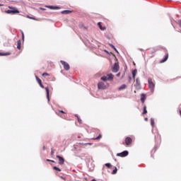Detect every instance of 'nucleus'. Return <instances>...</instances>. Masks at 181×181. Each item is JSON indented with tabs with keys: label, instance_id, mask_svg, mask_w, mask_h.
<instances>
[{
	"label": "nucleus",
	"instance_id": "1",
	"mask_svg": "<svg viewBox=\"0 0 181 181\" xmlns=\"http://www.w3.org/2000/svg\"><path fill=\"white\" fill-rule=\"evenodd\" d=\"M114 79V75L112 74H107V76H104L101 77V80L104 82L107 81H112Z\"/></svg>",
	"mask_w": 181,
	"mask_h": 181
},
{
	"label": "nucleus",
	"instance_id": "2",
	"mask_svg": "<svg viewBox=\"0 0 181 181\" xmlns=\"http://www.w3.org/2000/svg\"><path fill=\"white\" fill-rule=\"evenodd\" d=\"M148 88H150L151 91L153 93L155 88V83H153L152 78H148Z\"/></svg>",
	"mask_w": 181,
	"mask_h": 181
},
{
	"label": "nucleus",
	"instance_id": "3",
	"mask_svg": "<svg viewBox=\"0 0 181 181\" xmlns=\"http://www.w3.org/2000/svg\"><path fill=\"white\" fill-rule=\"evenodd\" d=\"M109 87V83H105L104 82H99L98 84V88L99 90H105Z\"/></svg>",
	"mask_w": 181,
	"mask_h": 181
},
{
	"label": "nucleus",
	"instance_id": "4",
	"mask_svg": "<svg viewBox=\"0 0 181 181\" xmlns=\"http://www.w3.org/2000/svg\"><path fill=\"white\" fill-rule=\"evenodd\" d=\"M123 145H125L126 146H131L132 144V139L131 137H126L124 142L122 143Z\"/></svg>",
	"mask_w": 181,
	"mask_h": 181
},
{
	"label": "nucleus",
	"instance_id": "5",
	"mask_svg": "<svg viewBox=\"0 0 181 181\" xmlns=\"http://www.w3.org/2000/svg\"><path fill=\"white\" fill-rule=\"evenodd\" d=\"M60 63L63 65L65 71H69L70 69L69 64H68L67 62L64 61H60Z\"/></svg>",
	"mask_w": 181,
	"mask_h": 181
},
{
	"label": "nucleus",
	"instance_id": "6",
	"mask_svg": "<svg viewBox=\"0 0 181 181\" xmlns=\"http://www.w3.org/2000/svg\"><path fill=\"white\" fill-rule=\"evenodd\" d=\"M119 62H115V65L113 66L112 67V72H118L119 71Z\"/></svg>",
	"mask_w": 181,
	"mask_h": 181
},
{
	"label": "nucleus",
	"instance_id": "7",
	"mask_svg": "<svg viewBox=\"0 0 181 181\" xmlns=\"http://www.w3.org/2000/svg\"><path fill=\"white\" fill-rule=\"evenodd\" d=\"M129 155L128 151H124L122 153H117V156H119L122 158L126 157Z\"/></svg>",
	"mask_w": 181,
	"mask_h": 181
},
{
	"label": "nucleus",
	"instance_id": "8",
	"mask_svg": "<svg viewBox=\"0 0 181 181\" xmlns=\"http://www.w3.org/2000/svg\"><path fill=\"white\" fill-rule=\"evenodd\" d=\"M56 158L59 159V164H64L65 160L64 158L61 157L60 156H56Z\"/></svg>",
	"mask_w": 181,
	"mask_h": 181
},
{
	"label": "nucleus",
	"instance_id": "9",
	"mask_svg": "<svg viewBox=\"0 0 181 181\" xmlns=\"http://www.w3.org/2000/svg\"><path fill=\"white\" fill-rule=\"evenodd\" d=\"M95 132L98 133V136L95 137V139H93L94 140H100L102 138V135L100 133V129H95Z\"/></svg>",
	"mask_w": 181,
	"mask_h": 181
},
{
	"label": "nucleus",
	"instance_id": "10",
	"mask_svg": "<svg viewBox=\"0 0 181 181\" xmlns=\"http://www.w3.org/2000/svg\"><path fill=\"white\" fill-rule=\"evenodd\" d=\"M6 13H8V14L13 13V14H16V13H19V11H18V10H15V11H13V10H8V11H6Z\"/></svg>",
	"mask_w": 181,
	"mask_h": 181
},
{
	"label": "nucleus",
	"instance_id": "11",
	"mask_svg": "<svg viewBox=\"0 0 181 181\" xmlns=\"http://www.w3.org/2000/svg\"><path fill=\"white\" fill-rule=\"evenodd\" d=\"M36 80H37V82L38 83V84H40V86L42 88H45L44 85L42 84V81H41V79H40L39 77L36 76Z\"/></svg>",
	"mask_w": 181,
	"mask_h": 181
},
{
	"label": "nucleus",
	"instance_id": "12",
	"mask_svg": "<svg viewBox=\"0 0 181 181\" xmlns=\"http://www.w3.org/2000/svg\"><path fill=\"white\" fill-rule=\"evenodd\" d=\"M45 90H46V93H47V101H49V87H46Z\"/></svg>",
	"mask_w": 181,
	"mask_h": 181
},
{
	"label": "nucleus",
	"instance_id": "13",
	"mask_svg": "<svg viewBox=\"0 0 181 181\" xmlns=\"http://www.w3.org/2000/svg\"><path fill=\"white\" fill-rule=\"evenodd\" d=\"M17 49H21V40H17Z\"/></svg>",
	"mask_w": 181,
	"mask_h": 181
},
{
	"label": "nucleus",
	"instance_id": "14",
	"mask_svg": "<svg viewBox=\"0 0 181 181\" xmlns=\"http://www.w3.org/2000/svg\"><path fill=\"white\" fill-rule=\"evenodd\" d=\"M168 59V53H165V57L163 60L160 61V63H164L167 62Z\"/></svg>",
	"mask_w": 181,
	"mask_h": 181
},
{
	"label": "nucleus",
	"instance_id": "15",
	"mask_svg": "<svg viewBox=\"0 0 181 181\" xmlns=\"http://www.w3.org/2000/svg\"><path fill=\"white\" fill-rule=\"evenodd\" d=\"M98 26H99L100 30H105L106 28L102 26V23H101V22H98Z\"/></svg>",
	"mask_w": 181,
	"mask_h": 181
},
{
	"label": "nucleus",
	"instance_id": "16",
	"mask_svg": "<svg viewBox=\"0 0 181 181\" xmlns=\"http://www.w3.org/2000/svg\"><path fill=\"white\" fill-rule=\"evenodd\" d=\"M11 52H0V57L1 56H9L11 55Z\"/></svg>",
	"mask_w": 181,
	"mask_h": 181
},
{
	"label": "nucleus",
	"instance_id": "17",
	"mask_svg": "<svg viewBox=\"0 0 181 181\" xmlns=\"http://www.w3.org/2000/svg\"><path fill=\"white\" fill-rule=\"evenodd\" d=\"M146 95L145 94H142L141 97V100L142 104L144 103V102L146 100Z\"/></svg>",
	"mask_w": 181,
	"mask_h": 181
},
{
	"label": "nucleus",
	"instance_id": "18",
	"mask_svg": "<svg viewBox=\"0 0 181 181\" xmlns=\"http://www.w3.org/2000/svg\"><path fill=\"white\" fill-rule=\"evenodd\" d=\"M141 86V81L139 78L136 80V87H140Z\"/></svg>",
	"mask_w": 181,
	"mask_h": 181
},
{
	"label": "nucleus",
	"instance_id": "19",
	"mask_svg": "<svg viewBox=\"0 0 181 181\" xmlns=\"http://www.w3.org/2000/svg\"><path fill=\"white\" fill-rule=\"evenodd\" d=\"M136 73H137L136 69H134V70L132 71V76H133L134 80H135Z\"/></svg>",
	"mask_w": 181,
	"mask_h": 181
},
{
	"label": "nucleus",
	"instance_id": "20",
	"mask_svg": "<svg viewBox=\"0 0 181 181\" xmlns=\"http://www.w3.org/2000/svg\"><path fill=\"white\" fill-rule=\"evenodd\" d=\"M127 88V85H122L119 88V90H123Z\"/></svg>",
	"mask_w": 181,
	"mask_h": 181
},
{
	"label": "nucleus",
	"instance_id": "21",
	"mask_svg": "<svg viewBox=\"0 0 181 181\" xmlns=\"http://www.w3.org/2000/svg\"><path fill=\"white\" fill-rule=\"evenodd\" d=\"M148 113V110H146V106H144L143 107V115H146Z\"/></svg>",
	"mask_w": 181,
	"mask_h": 181
},
{
	"label": "nucleus",
	"instance_id": "22",
	"mask_svg": "<svg viewBox=\"0 0 181 181\" xmlns=\"http://www.w3.org/2000/svg\"><path fill=\"white\" fill-rule=\"evenodd\" d=\"M71 13H72V11H64L61 12V13H62V14H69Z\"/></svg>",
	"mask_w": 181,
	"mask_h": 181
},
{
	"label": "nucleus",
	"instance_id": "23",
	"mask_svg": "<svg viewBox=\"0 0 181 181\" xmlns=\"http://www.w3.org/2000/svg\"><path fill=\"white\" fill-rule=\"evenodd\" d=\"M49 8L51 9V10H57V9H59L60 8H59V7H57V6H49Z\"/></svg>",
	"mask_w": 181,
	"mask_h": 181
},
{
	"label": "nucleus",
	"instance_id": "24",
	"mask_svg": "<svg viewBox=\"0 0 181 181\" xmlns=\"http://www.w3.org/2000/svg\"><path fill=\"white\" fill-rule=\"evenodd\" d=\"M151 127H154L155 125V121L153 118L151 119Z\"/></svg>",
	"mask_w": 181,
	"mask_h": 181
},
{
	"label": "nucleus",
	"instance_id": "25",
	"mask_svg": "<svg viewBox=\"0 0 181 181\" xmlns=\"http://www.w3.org/2000/svg\"><path fill=\"white\" fill-rule=\"evenodd\" d=\"M53 169H54V170L58 171V172H62V170H61L60 168H57V166H54V167H53Z\"/></svg>",
	"mask_w": 181,
	"mask_h": 181
},
{
	"label": "nucleus",
	"instance_id": "26",
	"mask_svg": "<svg viewBox=\"0 0 181 181\" xmlns=\"http://www.w3.org/2000/svg\"><path fill=\"white\" fill-rule=\"evenodd\" d=\"M117 173V168H115V170H112V175H115Z\"/></svg>",
	"mask_w": 181,
	"mask_h": 181
},
{
	"label": "nucleus",
	"instance_id": "27",
	"mask_svg": "<svg viewBox=\"0 0 181 181\" xmlns=\"http://www.w3.org/2000/svg\"><path fill=\"white\" fill-rule=\"evenodd\" d=\"M8 8L11 11H18L16 7L8 6Z\"/></svg>",
	"mask_w": 181,
	"mask_h": 181
},
{
	"label": "nucleus",
	"instance_id": "28",
	"mask_svg": "<svg viewBox=\"0 0 181 181\" xmlns=\"http://www.w3.org/2000/svg\"><path fill=\"white\" fill-rule=\"evenodd\" d=\"M75 117H77L78 122H79V124H81V119L78 117V115H75Z\"/></svg>",
	"mask_w": 181,
	"mask_h": 181
},
{
	"label": "nucleus",
	"instance_id": "29",
	"mask_svg": "<svg viewBox=\"0 0 181 181\" xmlns=\"http://www.w3.org/2000/svg\"><path fill=\"white\" fill-rule=\"evenodd\" d=\"M105 166H106V167L108 168H112V165H111L110 163H106V164H105Z\"/></svg>",
	"mask_w": 181,
	"mask_h": 181
},
{
	"label": "nucleus",
	"instance_id": "30",
	"mask_svg": "<svg viewBox=\"0 0 181 181\" xmlns=\"http://www.w3.org/2000/svg\"><path fill=\"white\" fill-rule=\"evenodd\" d=\"M27 18H29V19L35 21V18H32V17H30V16H27Z\"/></svg>",
	"mask_w": 181,
	"mask_h": 181
},
{
	"label": "nucleus",
	"instance_id": "31",
	"mask_svg": "<svg viewBox=\"0 0 181 181\" xmlns=\"http://www.w3.org/2000/svg\"><path fill=\"white\" fill-rule=\"evenodd\" d=\"M21 38L23 39V40L24 41V33L23 31H21Z\"/></svg>",
	"mask_w": 181,
	"mask_h": 181
},
{
	"label": "nucleus",
	"instance_id": "32",
	"mask_svg": "<svg viewBox=\"0 0 181 181\" xmlns=\"http://www.w3.org/2000/svg\"><path fill=\"white\" fill-rule=\"evenodd\" d=\"M42 76H49V74H47V73H44V74H42Z\"/></svg>",
	"mask_w": 181,
	"mask_h": 181
},
{
	"label": "nucleus",
	"instance_id": "33",
	"mask_svg": "<svg viewBox=\"0 0 181 181\" xmlns=\"http://www.w3.org/2000/svg\"><path fill=\"white\" fill-rule=\"evenodd\" d=\"M178 25H180V27L181 28V19L178 20Z\"/></svg>",
	"mask_w": 181,
	"mask_h": 181
},
{
	"label": "nucleus",
	"instance_id": "34",
	"mask_svg": "<svg viewBox=\"0 0 181 181\" xmlns=\"http://www.w3.org/2000/svg\"><path fill=\"white\" fill-rule=\"evenodd\" d=\"M59 112L66 115V112L63 110H59Z\"/></svg>",
	"mask_w": 181,
	"mask_h": 181
},
{
	"label": "nucleus",
	"instance_id": "35",
	"mask_svg": "<svg viewBox=\"0 0 181 181\" xmlns=\"http://www.w3.org/2000/svg\"><path fill=\"white\" fill-rule=\"evenodd\" d=\"M47 161L52 162V163H54V160H49V159H47Z\"/></svg>",
	"mask_w": 181,
	"mask_h": 181
},
{
	"label": "nucleus",
	"instance_id": "36",
	"mask_svg": "<svg viewBox=\"0 0 181 181\" xmlns=\"http://www.w3.org/2000/svg\"><path fill=\"white\" fill-rule=\"evenodd\" d=\"M112 47L113 48V49H115V50L117 52V50L116 49V48L115 47V46L114 45H112Z\"/></svg>",
	"mask_w": 181,
	"mask_h": 181
},
{
	"label": "nucleus",
	"instance_id": "37",
	"mask_svg": "<svg viewBox=\"0 0 181 181\" xmlns=\"http://www.w3.org/2000/svg\"><path fill=\"white\" fill-rule=\"evenodd\" d=\"M116 76H117V77H119V76H120V73L117 74Z\"/></svg>",
	"mask_w": 181,
	"mask_h": 181
},
{
	"label": "nucleus",
	"instance_id": "38",
	"mask_svg": "<svg viewBox=\"0 0 181 181\" xmlns=\"http://www.w3.org/2000/svg\"><path fill=\"white\" fill-rule=\"evenodd\" d=\"M148 120V117H145V121L147 122Z\"/></svg>",
	"mask_w": 181,
	"mask_h": 181
},
{
	"label": "nucleus",
	"instance_id": "39",
	"mask_svg": "<svg viewBox=\"0 0 181 181\" xmlns=\"http://www.w3.org/2000/svg\"><path fill=\"white\" fill-rule=\"evenodd\" d=\"M86 144L91 146L92 143H86Z\"/></svg>",
	"mask_w": 181,
	"mask_h": 181
},
{
	"label": "nucleus",
	"instance_id": "40",
	"mask_svg": "<svg viewBox=\"0 0 181 181\" xmlns=\"http://www.w3.org/2000/svg\"><path fill=\"white\" fill-rule=\"evenodd\" d=\"M54 152L53 151H51V154L54 155Z\"/></svg>",
	"mask_w": 181,
	"mask_h": 181
},
{
	"label": "nucleus",
	"instance_id": "41",
	"mask_svg": "<svg viewBox=\"0 0 181 181\" xmlns=\"http://www.w3.org/2000/svg\"><path fill=\"white\" fill-rule=\"evenodd\" d=\"M0 6H4V4H0Z\"/></svg>",
	"mask_w": 181,
	"mask_h": 181
},
{
	"label": "nucleus",
	"instance_id": "42",
	"mask_svg": "<svg viewBox=\"0 0 181 181\" xmlns=\"http://www.w3.org/2000/svg\"><path fill=\"white\" fill-rule=\"evenodd\" d=\"M180 116H181V110H180Z\"/></svg>",
	"mask_w": 181,
	"mask_h": 181
},
{
	"label": "nucleus",
	"instance_id": "43",
	"mask_svg": "<svg viewBox=\"0 0 181 181\" xmlns=\"http://www.w3.org/2000/svg\"><path fill=\"white\" fill-rule=\"evenodd\" d=\"M91 181H96V180H91Z\"/></svg>",
	"mask_w": 181,
	"mask_h": 181
},
{
	"label": "nucleus",
	"instance_id": "44",
	"mask_svg": "<svg viewBox=\"0 0 181 181\" xmlns=\"http://www.w3.org/2000/svg\"><path fill=\"white\" fill-rule=\"evenodd\" d=\"M62 117H66V115H64Z\"/></svg>",
	"mask_w": 181,
	"mask_h": 181
},
{
	"label": "nucleus",
	"instance_id": "45",
	"mask_svg": "<svg viewBox=\"0 0 181 181\" xmlns=\"http://www.w3.org/2000/svg\"><path fill=\"white\" fill-rule=\"evenodd\" d=\"M180 33H181V30H180Z\"/></svg>",
	"mask_w": 181,
	"mask_h": 181
}]
</instances>
